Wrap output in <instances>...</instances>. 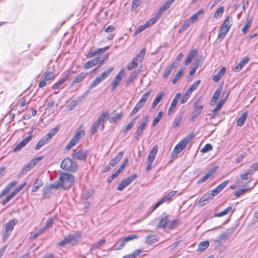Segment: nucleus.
<instances>
[{
    "instance_id": "obj_33",
    "label": "nucleus",
    "mask_w": 258,
    "mask_h": 258,
    "mask_svg": "<svg viewBox=\"0 0 258 258\" xmlns=\"http://www.w3.org/2000/svg\"><path fill=\"white\" fill-rule=\"evenodd\" d=\"M68 237L70 243L76 244L79 239L81 237V235L79 233H75L68 235Z\"/></svg>"
},
{
    "instance_id": "obj_16",
    "label": "nucleus",
    "mask_w": 258,
    "mask_h": 258,
    "mask_svg": "<svg viewBox=\"0 0 258 258\" xmlns=\"http://www.w3.org/2000/svg\"><path fill=\"white\" fill-rule=\"evenodd\" d=\"M137 177L136 174H133L128 177H127L124 180H122L121 183H120L117 186V190H122L124 188L128 185L130 183H131L134 179H135Z\"/></svg>"
},
{
    "instance_id": "obj_32",
    "label": "nucleus",
    "mask_w": 258,
    "mask_h": 258,
    "mask_svg": "<svg viewBox=\"0 0 258 258\" xmlns=\"http://www.w3.org/2000/svg\"><path fill=\"white\" fill-rule=\"evenodd\" d=\"M234 211V210H233V208L231 206H228V207H227L225 210H224L222 212L216 213L214 215V217H222L223 216L227 215V214H228L229 213H232Z\"/></svg>"
},
{
    "instance_id": "obj_5",
    "label": "nucleus",
    "mask_w": 258,
    "mask_h": 258,
    "mask_svg": "<svg viewBox=\"0 0 258 258\" xmlns=\"http://www.w3.org/2000/svg\"><path fill=\"white\" fill-rule=\"evenodd\" d=\"M176 222V220H171L168 216L164 215L160 218L158 225V228L172 229L175 226Z\"/></svg>"
},
{
    "instance_id": "obj_56",
    "label": "nucleus",
    "mask_w": 258,
    "mask_h": 258,
    "mask_svg": "<svg viewBox=\"0 0 258 258\" xmlns=\"http://www.w3.org/2000/svg\"><path fill=\"white\" fill-rule=\"evenodd\" d=\"M229 182V180H225L216 187H217V189H218L221 192L228 185Z\"/></svg>"
},
{
    "instance_id": "obj_26",
    "label": "nucleus",
    "mask_w": 258,
    "mask_h": 258,
    "mask_svg": "<svg viewBox=\"0 0 258 258\" xmlns=\"http://www.w3.org/2000/svg\"><path fill=\"white\" fill-rule=\"evenodd\" d=\"M108 48H109V47L106 46V47H103V48H100V49H98L97 50H94L93 51H90L88 53V54L87 55V57H88V58L92 57L93 56H96V55H97L98 54H99L100 53L105 52Z\"/></svg>"
},
{
    "instance_id": "obj_37",
    "label": "nucleus",
    "mask_w": 258,
    "mask_h": 258,
    "mask_svg": "<svg viewBox=\"0 0 258 258\" xmlns=\"http://www.w3.org/2000/svg\"><path fill=\"white\" fill-rule=\"evenodd\" d=\"M196 54L197 50L196 49L191 50L188 54L185 62V64L186 65L189 64L191 62L192 60L195 57Z\"/></svg>"
},
{
    "instance_id": "obj_29",
    "label": "nucleus",
    "mask_w": 258,
    "mask_h": 258,
    "mask_svg": "<svg viewBox=\"0 0 258 258\" xmlns=\"http://www.w3.org/2000/svg\"><path fill=\"white\" fill-rule=\"evenodd\" d=\"M47 137L45 135L37 143L35 149L37 150L40 149L41 147L47 144L50 139L47 138Z\"/></svg>"
},
{
    "instance_id": "obj_25",
    "label": "nucleus",
    "mask_w": 258,
    "mask_h": 258,
    "mask_svg": "<svg viewBox=\"0 0 258 258\" xmlns=\"http://www.w3.org/2000/svg\"><path fill=\"white\" fill-rule=\"evenodd\" d=\"M222 92V88L220 87L216 90L215 91L213 97L211 98V105H214L215 104H216L217 101L218 99L219 98L220 94Z\"/></svg>"
},
{
    "instance_id": "obj_45",
    "label": "nucleus",
    "mask_w": 258,
    "mask_h": 258,
    "mask_svg": "<svg viewBox=\"0 0 258 258\" xmlns=\"http://www.w3.org/2000/svg\"><path fill=\"white\" fill-rule=\"evenodd\" d=\"M191 25L192 24L189 21V20L187 19H186L182 24L180 29L178 30V32L180 33L185 30H187L189 26Z\"/></svg>"
},
{
    "instance_id": "obj_50",
    "label": "nucleus",
    "mask_w": 258,
    "mask_h": 258,
    "mask_svg": "<svg viewBox=\"0 0 258 258\" xmlns=\"http://www.w3.org/2000/svg\"><path fill=\"white\" fill-rule=\"evenodd\" d=\"M157 240L156 235H154L148 236L146 238V242L150 244L155 243Z\"/></svg>"
},
{
    "instance_id": "obj_8",
    "label": "nucleus",
    "mask_w": 258,
    "mask_h": 258,
    "mask_svg": "<svg viewBox=\"0 0 258 258\" xmlns=\"http://www.w3.org/2000/svg\"><path fill=\"white\" fill-rule=\"evenodd\" d=\"M17 221L16 219H11L5 225L3 232V242H5L9 238Z\"/></svg>"
},
{
    "instance_id": "obj_43",
    "label": "nucleus",
    "mask_w": 258,
    "mask_h": 258,
    "mask_svg": "<svg viewBox=\"0 0 258 258\" xmlns=\"http://www.w3.org/2000/svg\"><path fill=\"white\" fill-rule=\"evenodd\" d=\"M224 11V7L223 6H221L219 7L217 10L215 11L214 14V17L216 19H218L221 18L223 13Z\"/></svg>"
},
{
    "instance_id": "obj_7",
    "label": "nucleus",
    "mask_w": 258,
    "mask_h": 258,
    "mask_svg": "<svg viewBox=\"0 0 258 258\" xmlns=\"http://www.w3.org/2000/svg\"><path fill=\"white\" fill-rule=\"evenodd\" d=\"M114 67H110L108 69L105 70L101 75L96 77V79L91 83L90 85L89 86L88 92L92 90L93 88L95 87L97 85H98L99 83L102 82L104 80L107 78L110 74L113 71Z\"/></svg>"
},
{
    "instance_id": "obj_53",
    "label": "nucleus",
    "mask_w": 258,
    "mask_h": 258,
    "mask_svg": "<svg viewBox=\"0 0 258 258\" xmlns=\"http://www.w3.org/2000/svg\"><path fill=\"white\" fill-rule=\"evenodd\" d=\"M212 149V146L210 144H207L201 149L200 151L201 152L204 153L211 151Z\"/></svg>"
},
{
    "instance_id": "obj_22",
    "label": "nucleus",
    "mask_w": 258,
    "mask_h": 258,
    "mask_svg": "<svg viewBox=\"0 0 258 258\" xmlns=\"http://www.w3.org/2000/svg\"><path fill=\"white\" fill-rule=\"evenodd\" d=\"M213 199V197L210 191L205 194L200 200L199 202L202 203V205L208 204Z\"/></svg>"
},
{
    "instance_id": "obj_62",
    "label": "nucleus",
    "mask_w": 258,
    "mask_h": 258,
    "mask_svg": "<svg viewBox=\"0 0 258 258\" xmlns=\"http://www.w3.org/2000/svg\"><path fill=\"white\" fill-rule=\"evenodd\" d=\"M141 4L140 0H133L132 4V10L135 11Z\"/></svg>"
},
{
    "instance_id": "obj_52",
    "label": "nucleus",
    "mask_w": 258,
    "mask_h": 258,
    "mask_svg": "<svg viewBox=\"0 0 258 258\" xmlns=\"http://www.w3.org/2000/svg\"><path fill=\"white\" fill-rule=\"evenodd\" d=\"M162 115H163L162 111H160L158 113L157 116L154 118V119L153 121V123H152L153 126H155L158 123V122L161 119Z\"/></svg>"
},
{
    "instance_id": "obj_34",
    "label": "nucleus",
    "mask_w": 258,
    "mask_h": 258,
    "mask_svg": "<svg viewBox=\"0 0 258 258\" xmlns=\"http://www.w3.org/2000/svg\"><path fill=\"white\" fill-rule=\"evenodd\" d=\"M210 245V242L208 240L203 241L199 243L198 248L197 251L199 252H202L205 249H206Z\"/></svg>"
},
{
    "instance_id": "obj_44",
    "label": "nucleus",
    "mask_w": 258,
    "mask_h": 258,
    "mask_svg": "<svg viewBox=\"0 0 258 258\" xmlns=\"http://www.w3.org/2000/svg\"><path fill=\"white\" fill-rule=\"evenodd\" d=\"M164 95V93L163 92H161L154 100L153 103L152 104V108L153 109L155 108L157 105L160 102L163 96Z\"/></svg>"
},
{
    "instance_id": "obj_40",
    "label": "nucleus",
    "mask_w": 258,
    "mask_h": 258,
    "mask_svg": "<svg viewBox=\"0 0 258 258\" xmlns=\"http://www.w3.org/2000/svg\"><path fill=\"white\" fill-rule=\"evenodd\" d=\"M161 16V15L158 13L155 17L149 20L146 22L145 24V26L148 28L153 25L158 20Z\"/></svg>"
},
{
    "instance_id": "obj_18",
    "label": "nucleus",
    "mask_w": 258,
    "mask_h": 258,
    "mask_svg": "<svg viewBox=\"0 0 258 258\" xmlns=\"http://www.w3.org/2000/svg\"><path fill=\"white\" fill-rule=\"evenodd\" d=\"M217 170V167H213L209 170L206 174L198 181V183H202L205 182L209 178L213 177Z\"/></svg>"
},
{
    "instance_id": "obj_35",
    "label": "nucleus",
    "mask_w": 258,
    "mask_h": 258,
    "mask_svg": "<svg viewBox=\"0 0 258 258\" xmlns=\"http://www.w3.org/2000/svg\"><path fill=\"white\" fill-rule=\"evenodd\" d=\"M203 109V105H200L197 106L196 105H195V107L191 114V118L194 119L196 117L198 116L202 112Z\"/></svg>"
},
{
    "instance_id": "obj_12",
    "label": "nucleus",
    "mask_w": 258,
    "mask_h": 258,
    "mask_svg": "<svg viewBox=\"0 0 258 258\" xmlns=\"http://www.w3.org/2000/svg\"><path fill=\"white\" fill-rule=\"evenodd\" d=\"M60 167L62 169L71 171H75L77 170V166L74 163L72 160L69 158L64 159L61 163Z\"/></svg>"
},
{
    "instance_id": "obj_58",
    "label": "nucleus",
    "mask_w": 258,
    "mask_h": 258,
    "mask_svg": "<svg viewBox=\"0 0 258 258\" xmlns=\"http://www.w3.org/2000/svg\"><path fill=\"white\" fill-rule=\"evenodd\" d=\"M251 25V23L250 20H248V21L246 22L245 25L242 29V31L243 32V34H245L246 33L248 29L250 27Z\"/></svg>"
},
{
    "instance_id": "obj_9",
    "label": "nucleus",
    "mask_w": 258,
    "mask_h": 258,
    "mask_svg": "<svg viewBox=\"0 0 258 258\" xmlns=\"http://www.w3.org/2000/svg\"><path fill=\"white\" fill-rule=\"evenodd\" d=\"M151 91L149 90L143 94L140 100L135 106L133 110L130 114L129 116L132 117L136 114L145 105L148 97L151 94Z\"/></svg>"
},
{
    "instance_id": "obj_3",
    "label": "nucleus",
    "mask_w": 258,
    "mask_h": 258,
    "mask_svg": "<svg viewBox=\"0 0 258 258\" xmlns=\"http://www.w3.org/2000/svg\"><path fill=\"white\" fill-rule=\"evenodd\" d=\"M108 117L109 113L107 112H103L99 115L97 119L92 124L91 128V134L92 135H93L97 132L100 125L102 126V129L104 128V122L105 119L106 117Z\"/></svg>"
},
{
    "instance_id": "obj_61",
    "label": "nucleus",
    "mask_w": 258,
    "mask_h": 258,
    "mask_svg": "<svg viewBox=\"0 0 258 258\" xmlns=\"http://www.w3.org/2000/svg\"><path fill=\"white\" fill-rule=\"evenodd\" d=\"M191 94L189 93L187 91L185 92L184 94L183 95L181 100V103L183 104L186 102V101L188 99L189 97L190 96Z\"/></svg>"
},
{
    "instance_id": "obj_23",
    "label": "nucleus",
    "mask_w": 258,
    "mask_h": 258,
    "mask_svg": "<svg viewBox=\"0 0 258 258\" xmlns=\"http://www.w3.org/2000/svg\"><path fill=\"white\" fill-rule=\"evenodd\" d=\"M177 104V94H175L173 100L168 109L167 115H170L173 112L175 111V107Z\"/></svg>"
},
{
    "instance_id": "obj_21",
    "label": "nucleus",
    "mask_w": 258,
    "mask_h": 258,
    "mask_svg": "<svg viewBox=\"0 0 258 258\" xmlns=\"http://www.w3.org/2000/svg\"><path fill=\"white\" fill-rule=\"evenodd\" d=\"M226 73V68L222 67L217 73L213 77V81L214 82H218L225 75Z\"/></svg>"
},
{
    "instance_id": "obj_60",
    "label": "nucleus",
    "mask_w": 258,
    "mask_h": 258,
    "mask_svg": "<svg viewBox=\"0 0 258 258\" xmlns=\"http://www.w3.org/2000/svg\"><path fill=\"white\" fill-rule=\"evenodd\" d=\"M138 237V235L136 234H132L130 235L125 237H124L123 239L124 242H127L129 241L132 240L134 239H136Z\"/></svg>"
},
{
    "instance_id": "obj_30",
    "label": "nucleus",
    "mask_w": 258,
    "mask_h": 258,
    "mask_svg": "<svg viewBox=\"0 0 258 258\" xmlns=\"http://www.w3.org/2000/svg\"><path fill=\"white\" fill-rule=\"evenodd\" d=\"M204 10L203 9L200 10L197 12L193 14L191 17L187 18V19L191 23V24H192L198 20L199 16L202 14Z\"/></svg>"
},
{
    "instance_id": "obj_38",
    "label": "nucleus",
    "mask_w": 258,
    "mask_h": 258,
    "mask_svg": "<svg viewBox=\"0 0 258 258\" xmlns=\"http://www.w3.org/2000/svg\"><path fill=\"white\" fill-rule=\"evenodd\" d=\"M108 56L106 55L103 57H97L95 58L94 59H93V60L95 66L98 65L99 67H100L104 63V61L108 59Z\"/></svg>"
},
{
    "instance_id": "obj_64",
    "label": "nucleus",
    "mask_w": 258,
    "mask_h": 258,
    "mask_svg": "<svg viewBox=\"0 0 258 258\" xmlns=\"http://www.w3.org/2000/svg\"><path fill=\"white\" fill-rule=\"evenodd\" d=\"M247 170L252 172V174H253L255 171L258 170V162L252 164L250 167V169Z\"/></svg>"
},
{
    "instance_id": "obj_63",
    "label": "nucleus",
    "mask_w": 258,
    "mask_h": 258,
    "mask_svg": "<svg viewBox=\"0 0 258 258\" xmlns=\"http://www.w3.org/2000/svg\"><path fill=\"white\" fill-rule=\"evenodd\" d=\"M106 240L104 239H100L99 241L96 242L93 245V247L94 248H99L101 246H102L105 242Z\"/></svg>"
},
{
    "instance_id": "obj_39",
    "label": "nucleus",
    "mask_w": 258,
    "mask_h": 258,
    "mask_svg": "<svg viewBox=\"0 0 258 258\" xmlns=\"http://www.w3.org/2000/svg\"><path fill=\"white\" fill-rule=\"evenodd\" d=\"M87 75V74L85 73H81L78 74L73 81L72 85L81 82L86 77Z\"/></svg>"
},
{
    "instance_id": "obj_11",
    "label": "nucleus",
    "mask_w": 258,
    "mask_h": 258,
    "mask_svg": "<svg viewBox=\"0 0 258 258\" xmlns=\"http://www.w3.org/2000/svg\"><path fill=\"white\" fill-rule=\"evenodd\" d=\"M145 54V49H142L139 53L134 58L131 63H130L127 66V69L128 70H132L138 67L139 62H140L143 60Z\"/></svg>"
},
{
    "instance_id": "obj_41",
    "label": "nucleus",
    "mask_w": 258,
    "mask_h": 258,
    "mask_svg": "<svg viewBox=\"0 0 258 258\" xmlns=\"http://www.w3.org/2000/svg\"><path fill=\"white\" fill-rule=\"evenodd\" d=\"M200 83V80H197L195 81L192 84L190 85L189 86L188 88L186 91H187L189 93H190L191 94L192 92L198 88Z\"/></svg>"
},
{
    "instance_id": "obj_31",
    "label": "nucleus",
    "mask_w": 258,
    "mask_h": 258,
    "mask_svg": "<svg viewBox=\"0 0 258 258\" xmlns=\"http://www.w3.org/2000/svg\"><path fill=\"white\" fill-rule=\"evenodd\" d=\"M175 0H167L164 5L159 9L158 13L161 15L162 13L166 11L174 2Z\"/></svg>"
},
{
    "instance_id": "obj_36",
    "label": "nucleus",
    "mask_w": 258,
    "mask_h": 258,
    "mask_svg": "<svg viewBox=\"0 0 258 258\" xmlns=\"http://www.w3.org/2000/svg\"><path fill=\"white\" fill-rule=\"evenodd\" d=\"M247 113L246 112H243L241 115L240 117L237 119L236 124L238 126H242L247 118Z\"/></svg>"
},
{
    "instance_id": "obj_13",
    "label": "nucleus",
    "mask_w": 258,
    "mask_h": 258,
    "mask_svg": "<svg viewBox=\"0 0 258 258\" xmlns=\"http://www.w3.org/2000/svg\"><path fill=\"white\" fill-rule=\"evenodd\" d=\"M124 68L121 69L119 72L115 77L111 83V90L112 91H114L116 87L119 85L123 78L125 76V73L124 72Z\"/></svg>"
},
{
    "instance_id": "obj_4",
    "label": "nucleus",
    "mask_w": 258,
    "mask_h": 258,
    "mask_svg": "<svg viewBox=\"0 0 258 258\" xmlns=\"http://www.w3.org/2000/svg\"><path fill=\"white\" fill-rule=\"evenodd\" d=\"M89 153L88 150L84 149L79 146L75 150H74L71 156L73 159L84 161L86 160Z\"/></svg>"
},
{
    "instance_id": "obj_20",
    "label": "nucleus",
    "mask_w": 258,
    "mask_h": 258,
    "mask_svg": "<svg viewBox=\"0 0 258 258\" xmlns=\"http://www.w3.org/2000/svg\"><path fill=\"white\" fill-rule=\"evenodd\" d=\"M177 67V63L173 62L171 66L168 67L163 75V78L164 79L167 78L169 74L173 71L175 72Z\"/></svg>"
},
{
    "instance_id": "obj_27",
    "label": "nucleus",
    "mask_w": 258,
    "mask_h": 258,
    "mask_svg": "<svg viewBox=\"0 0 258 258\" xmlns=\"http://www.w3.org/2000/svg\"><path fill=\"white\" fill-rule=\"evenodd\" d=\"M146 127L145 123H142L140 125L135 134V138L136 140L138 141L139 140L140 137L142 135Z\"/></svg>"
},
{
    "instance_id": "obj_59",
    "label": "nucleus",
    "mask_w": 258,
    "mask_h": 258,
    "mask_svg": "<svg viewBox=\"0 0 258 258\" xmlns=\"http://www.w3.org/2000/svg\"><path fill=\"white\" fill-rule=\"evenodd\" d=\"M51 190L50 189V187H49L48 186L45 187L44 188L43 195L44 198H48L50 194H51Z\"/></svg>"
},
{
    "instance_id": "obj_46",
    "label": "nucleus",
    "mask_w": 258,
    "mask_h": 258,
    "mask_svg": "<svg viewBox=\"0 0 258 258\" xmlns=\"http://www.w3.org/2000/svg\"><path fill=\"white\" fill-rule=\"evenodd\" d=\"M137 78V74L135 73H133L130 76L129 78L125 82V86L128 87L132 83L134 82Z\"/></svg>"
},
{
    "instance_id": "obj_15",
    "label": "nucleus",
    "mask_w": 258,
    "mask_h": 258,
    "mask_svg": "<svg viewBox=\"0 0 258 258\" xmlns=\"http://www.w3.org/2000/svg\"><path fill=\"white\" fill-rule=\"evenodd\" d=\"M176 191H172L169 192L167 195L164 196L160 201L158 202L152 207V211H154L159 206H160L161 205L164 203L165 202L171 200L172 198L176 195Z\"/></svg>"
},
{
    "instance_id": "obj_47",
    "label": "nucleus",
    "mask_w": 258,
    "mask_h": 258,
    "mask_svg": "<svg viewBox=\"0 0 258 258\" xmlns=\"http://www.w3.org/2000/svg\"><path fill=\"white\" fill-rule=\"evenodd\" d=\"M138 118V116H136L131 122H130L126 125L125 129L123 131V133H126L128 131L130 130L133 127V126L135 124V120Z\"/></svg>"
},
{
    "instance_id": "obj_57",
    "label": "nucleus",
    "mask_w": 258,
    "mask_h": 258,
    "mask_svg": "<svg viewBox=\"0 0 258 258\" xmlns=\"http://www.w3.org/2000/svg\"><path fill=\"white\" fill-rule=\"evenodd\" d=\"M229 182V180H225L216 187H217V189H218L221 192L228 185Z\"/></svg>"
},
{
    "instance_id": "obj_49",
    "label": "nucleus",
    "mask_w": 258,
    "mask_h": 258,
    "mask_svg": "<svg viewBox=\"0 0 258 258\" xmlns=\"http://www.w3.org/2000/svg\"><path fill=\"white\" fill-rule=\"evenodd\" d=\"M199 63H196L194 64V67L191 69V70L189 74V76L188 77V78H189L190 80H192V77H193V76L195 75L196 71L197 70V69L199 68Z\"/></svg>"
},
{
    "instance_id": "obj_48",
    "label": "nucleus",
    "mask_w": 258,
    "mask_h": 258,
    "mask_svg": "<svg viewBox=\"0 0 258 258\" xmlns=\"http://www.w3.org/2000/svg\"><path fill=\"white\" fill-rule=\"evenodd\" d=\"M252 172L247 169L245 171L244 173L240 175V177L244 180H247L252 176Z\"/></svg>"
},
{
    "instance_id": "obj_51",
    "label": "nucleus",
    "mask_w": 258,
    "mask_h": 258,
    "mask_svg": "<svg viewBox=\"0 0 258 258\" xmlns=\"http://www.w3.org/2000/svg\"><path fill=\"white\" fill-rule=\"evenodd\" d=\"M58 131V128L57 127L52 128L46 136L48 139L50 140L56 134Z\"/></svg>"
},
{
    "instance_id": "obj_2",
    "label": "nucleus",
    "mask_w": 258,
    "mask_h": 258,
    "mask_svg": "<svg viewBox=\"0 0 258 258\" xmlns=\"http://www.w3.org/2000/svg\"><path fill=\"white\" fill-rule=\"evenodd\" d=\"M85 135V131L82 128V127H80L77 129L75 132V135L73 138L71 140L70 142L67 145L66 149L67 150H70L74 146L77 145L80 141V140Z\"/></svg>"
},
{
    "instance_id": "obj_55",
    "label": "nucleus",
    "mask_w": 258,
    "mask_h": 258,
    "mask_svg": "<svg viewBox=\"0 0 258 258\" xmlns=\"http://www.w3.org/2000/svg\"><path fill=\"white\" fill-rule=\"evenodd\" d=\"M95 66V64L93 59H91V60H89L88 61L86 62L85 63H84V68L85 69H89L92 68L93 67H94Z\"/></svg>"
},
{
    "instance_id": "obj_14",
    "label": "nucleus",
    "mask_w": 258,
    "mask_h": 258,
    "mask_svg": "<svg viewBox=\"0 0 258 258\" xmlns=\"http://www.w3.org/2000/svg\"><path fill=\"white\" fill-rule=\"evenodd\" d=\"M195 135L190 134L178 143V153L185 149L188 144L194 138Z\"/></svg>"
},
{
    "instance_id": "obj_28",
    "label": "nucleus",
    "mask_w": 258,
    "mask_h": 258,
    "mask_svg": "<svg viewBox=\"0 0 258 258\" xmlns=\"http://www.w3.org/2000/svg\"><path fill=\"white\" fill-rule=\"evenodd\" d=\"M34 167V166L33 164L32 165L31 162L30 161L27 165L25 166L22 168L21 172L18 175V177L20 178L24 175L26 174L28 171L32 169Z\"/></svg>"
},
{
    "instance_id": "obj_10",
    "label": "nucleus",
    "mask_w": 258,
    "mask_h": 258,
    "mask_svg": "<svg viewBox=\"0 0 258 258\" xmlns=\"http://www.w3.org/2000/svg\"><path fill=\"white\" fill-rule=\"evenodd\" d=\"M158 149V145H155L149 152L147 158V165L146 168V170L147 171H150L152 168V163L154 161L155 156L157 153Z\"/></svg>"
},
{
    "instance_id": "obj_1",
    "label": "nucleus",
    "mask_w": 258,
    "mask_h": 258,
    "mask_svg": "<svg viewBox=\"0 0 258 258\" xmlns=\"http://www.w3.org/2000/svg\"><path fill=\"white\" fill-rule=\"evenodd\" d=\"M75 177L71 174L62 173L60 174L58 182L60 184V188L69 189L74 183Z\"/></svg>"
},
{
    "instance_id": "obj_6",
    "label": "nucleus",
    "mask_w": 258,
    "mask_h": 258,
    "mask_svg": "<svg viewBox=\"0 0 258 258\" xmlns=\"http://www.w3.org/2000/svg\"><path fill=\"white\" fill-rule=\"evenodd\" d=\"M231 22L232 17L230 16L227 17L224 20L223 23L219 29L218 35V38L222 40L226 36L232 25Z\"/></svg>"
},
{
    "instance_id": "obj_19",
    "label": "nucleus",
    "mask_w": 258,
    "mask_h": 258,
    "mask_svg": "<svg viewBox=\"0 0 258 258\" xmlns=\"http://www.w3.org/2000/svg\"><path fill=\"white\" fill-rule=\"evenodd\" d=\"M250 58L248 56L243 57L240 61L233 69L235 72H239L243 67L249 61Z\"/></svg>"
},
{
    "instance_id": "obj_42",
    "label": "nucleus",
    "mask_w": 258,
    "mask_h": 258,
    "mask_svg": "<svg viewBox=\"0 0 258 258\" xmlns=\"http://www.w3.org/2000/svg\"><path fill=\"white\" fill-rule=\"evenodd\" d=\"M43 183L42 180L39 178H37L34 183L33 187L32 189V191H36L41 186L43 185Z\"/></svg>"
},
{
    "instance_id": "obj_17",
    "label": "nucleus",
    "mask_w": 258,
    "mask_h": 258,
    "mask_svg": "<svg viewBox=\"0 0 258 258\" xmlns=\"http://www.w3.org/2000/svg\"><path fill=\"white\" fill-rule=\"evenodd\" d=\"M227 95L225 98L221 99L218 103L216 107L212 110V113L210 114L211 118H214L218 114V112L225 103Z\"/></svg>"
},
{
    "instance_id": "obj_54",
    "label": "nucleus",
    "mask_w": 258,
    "mask_h": 258,
    "mask_svg": "<svg viewBox=\"0 0 258 258\" xmlns=\"http://www.w3.org/2000/svg\"><path fill=\"white\" fill-rule=\"evenodd\" d=\"M72 73H74V72L71 71H68L64 72L63 74V77L61 79V82L63 83L65 82L69 79Z\"/></svg>"
},
{
    "instance_id": "obj_24",
    "label": "nucleus",
    "mask_w": 258,
    "mask_h": 258,
    "mask_svg": "<svg viewBox=\"0 0 258 258\" xmlns=\"http://www.w3.org/2000/svg\"><path fill=\"white\" fill-rule=\"evenodd\" d=\"M123 151L119 152L115 157H114L110 161L109 164L112 167L115 166L117 162L122 158L123 155Z\"/></svg>"
}]
</instances>
